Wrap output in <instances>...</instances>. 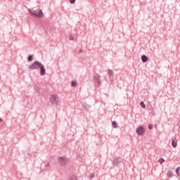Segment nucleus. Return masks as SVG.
Instances as JSON below:
<instances>
[{
    "label": "nucleus",
    "instance_id": "obj_1",
    "mask_svg": "<svg viewBox=\"0 0 180 180\" xmlns=\"http://www.w3.org/2000/svg\"><path fill=\"white\" fill-rule=\"evenodd\" d=\"M30 15L32 16H34L35 18H43L44 16V14H43V11H41V9L38 8L37 10H30L28 9Z\"/></svg>",
    "mask_w": 180,
    "mask_h": 180
},
{
    "label": "nucleus",
    "instance_id": "obj_2",
    "mask_svg": "<svg viewBox=\"0 0 180 180\" xmlns=\"http://www.w3.org/2000/svg\"><path fill=\"white\" fill-rule=\"evenodd\" d=\"M50 102L52 105H57L60 102V98L56 94H51L50 96Z\"/></svg>",
    "mask_w": 180,
    "mask_h": 180
},
{
    "label": "nucleus",
    "instance_id": "obj_3",
    "mask_svg": "<svg viewBox=\"0 0 180 180\" xmlns=\"http://www.w3.org/2000/svg\"><path fill=\"white\" fill-rule=\"evenodd\" d=\"M41 63L39 61H35L32 64H31L28 68L29 70H39L40 68V66L42 65Z\"/></svg>",
    "mask_w": 180,
    "mask_h": 180
},
{
    "label": "nucleus",
    "instance_id": "obj_4",
    "mask_svg": "<svg viewBox=\"0 0 180 180\" xmlns=\"http://www.w3.org/2000/svg\"><path fill=\"white\" fill-rule=\"evenodd\" d=\"M120 157L115 156L112 160V165H114L115 167H119V165H120Z\"/></svg>",
    "mask_w": 180,
    "mask_h": 180
},
{
    "label": "nucleus",
    "instance_id": "obj_5",
    "mask_svg": "<svg viewBox=\"0 0 180 180\" xmlns=\"http://www.w3.org/2000/svg\"><path fill=\"white\" fill-rule=\"evenodd\" d=\"M58 162L60 165H65L67 164V158L65 157L59 158Z\"/></svg>",
    "mask_w": 180,
    "mask_h": 180
},
{
    "label": "nucleus",
    "instance_id": "obj_6",
    "mask_svg": "<svg viewBox=\"0 0 180 180\" xmlns=\"http://www.w3.org/2000/svg\"><path fill=\"white\" fill-rule=\"evenodd\" d=\"M144 133V127L142 126H140L137 129H136V134L138 136H143V134Z\"/></svg>",
    "mask_w": 180,
    "mask_h": 180
},
{
    "label": "nucleus",
    "instance_id": "obj_7",
    "mask_svg": "<svg viewBox=\"0 0 180 180\" xmlns=\"http://www.w3.org/2000/svg\"><path fill=\"white\" fill-rule=\"evenodd\" d=\"M172 146L174 148H176V146H178V143L176 142V137H174L172 139Z\"/></svg>",
    "mask_w": 180,
    "mask_h": 180
},
{
    "label": "nucleus",
    "instance_id": "obj_8",
    "mask_svg": "<svg viewBox=\"0 0 180 180\" xmlns=\"http://www.w3.org/2000/svg\"><path fill=\"white\" fill-rule=\"evenodd\" d=\"M39 69H40V75L41 76L46 75V69L44 68V65H41Z\"/></svg>",
    "mask_w": 180,
    "mask_h": 180
},
{
    "label": "nucleus",
    "instance_id": "obj_9",
    "mask_svg": "<svg viewBox=\"0 0 180 180\" xmlns=\"http://www.w3.org/2000/svg\"><path fill=\"white\" fill-rule=\"evenodd\" d=\"M94 79H95V82L96 83L97 85L101 84V79L99 78V77L98 75L94 76Z\"/></svg>",
    "mask_w": 180,
    "mask_h": 180
},
{
    "label": "nucleus",
    "instance_id": "obj_10",
    "mask_svg": "<svg viewBox=\"0 0 180 180\" xmlns=\"http://www.w3.org/2000/svg\"><path fill=\"white\" fill-rule=\"evenodd\" d=\"M141 60H142L143 63H147V61H148V58L147 57V56L143 55L141 56Z\"/></svg>",
    "mask_w": 180,
    "mask_h": 180
},
{
    "label": "nucleus",
    "instance_id": "obj_11",
    "mask_svg": "<svg viewBox=\"0 0 180 180\" xmlns=\"http://www.w3.org/2000/svg\"><path fill=\"white\" fill-rule=\"evenodd\" d=\"M109 79L113 81V72L112 70H109Z\"/></svg>",
    "mask_w": 180,
    "mask_h": 180
},
{
    "label": "nucleus",
    "instance_id": "obj_12",
    "mask_svg": "<svg viewBox=\"0 0 180 180\" xmlns=\"http://www.w3.org/2000/svg\"><path fill=\"white\" fill-rule=\"evenodd\" d=\"M167 176H168V178H172V176H174V173H172L171 171H169L167 172Z\"/></svg>",
    "mask_w": 180,
    "mask_h": 180
},
{
    "label": "nucleus",
    "instance_id": "obj_13",
    "mask_svg": "<svg viewBox=\"0 0 180 180\" xmlns=\"http://www.w3.org/2000/svg\"><path fill=\"white\" fill-rule=\"evenodd\" d=\"M69 180H78V179H77V176L72 175V176H70Z\"/></svg>",
    "mask_w": 180,
    "mask_h": 180
},
{
    "label": "nucleus",
    "instance_id": "obj_14",
    "mask_svg": "<svg viewBox=\"0 0 180 180\" xmlns=\"http://www.w3.org/2000/svg\"><path fill=\"white\" fill-rule=\"evenodd\" d=\"M176 174H177L178 175H180V167H176Z\"/></svg>",
    "mask_w": 180,
    "mask_h": 180
},
{
    "label": "nucleus",
    "instance_id": "obj_15",
    "mask_svg": "<svg viewBox=\"0 0 180 180\" xmlns=\"http://www.w3.org/2000/svg\"><path fill=\"white\" fill-rule=\"evenodd\" d=\"M140 105L141 106V108H143V109H145V108H146V104H144V102L141 101Z\"/></svg>",
    "mask_w": 180,
    "mask_h": 180
},
{
    "label": "nucleus",
    "instance_id": "obj_16",
    "mask_svg": "<svg viewBox=\"0 0 180 180\" xmlns=\"http://www.w3.org/2000/svg\"><path fill=\"white\" fill-rule=\"evenodd\" d=\"M112 127H114V129H116L117 127V123H116V122H112Z\"/></svg>",
    "mask_w": 180,
    "mask_h": 180
},
{
    "label": "nucleus",
    "instance_id": "obj_17",
    "mask_svg": "<svg viewBox=\"0 0 180 180\" xmlns=\"http://www.w3.org/2000/svg\"><path fill=\"white\" fill-rule=\"evenodd\" d=\"M89 177L92 179V178H95V174L94 173H91L89 176Z\"/></svg>",
    "mask_w": 180,
    "mask_h": 180
},
{
    "label": "nucleus",
    "instance_id": "obj_18",
    "mask_svg": "<svg viewBox=\"0 0 180 180\" xmlns=\"http://www.w3.org/2000/svg\"><path fill=\"white\" fill-rule=\"evenodd\" d=\"M71 85H72V86H77V82L72 81V82H71Z\"/></svg>",
    "mask_w": 180,
    "mask_h": 180
},
{
    "label": "nucleus",
    "instance_id": "obj_19",
    "mask_svg": "<svg viewBox=\"0 0 180 180\" xmlns=\"http://www.w3.org/2000/svg\"><path fill=\"white\" fill-rule=\"evenodd\" d=\"M165 160H164V158H160V159H159V162H160V164H162V162H164Z\"/></svg>",
    "mask_w": 180,
    "mask_h": 180
},
{
    "label": "nucleus",
    "instance_id": "obj_20",
    "mask_svg": "<svg viewBox=\"0 0 180 180\" xmlns=\"http://www.w3.org/2000/svg\"><path fill=\"white\" fill-rule=\"evenodd\" d=\"M28 61H32L33 60V56H29L27 58Z\"/></svg>",
    "mask_w": 180,
    "mask_h": 180
},
{
    "label": "nucleus",
    "instance_id": "obj_21",
    "mask_svg": "<svg viewBox=\"0 0 180 180\" xmlns=\"http://www.w3.org/2000/svg\"><path fill=\"white\" fill-rule=\"evenodd\" d=\"M153 127H154V126L153 125V124H150L148 125V129H149V130H151V129H153Z\"/></svg>",
    "mask_w": 180,
    "mask_h": 180
},
{
    "label": "nucleus",
    "instance_id": "obj_22",
    "mask_svg": "<svg viewBox=\"0 0 180 180\" xmlns=\"http://www.w3.org/2000/svg\"><path fill=\"white\" fill-rule=\"evenodd\" d=\"M70 4H75V0H70Z\"/></svg>",
    "mask_w": 180,
    "mask_h": 180
},
{
    "label": "nucleus",
    "instance_id": "obj_23",
    "mask_svg": "<svg viewBox=\"0 0 180 180\" xmlns=\"http://www.w3.org/2000/svg\"><path fill=\"white\" fill-rule=\"evenodd\" d=\"M82 51H84L82 49H79V50H78L79 54H81V53H82Z\"/></svg>",
    "mask_w": 180,
    "mask_h": 180
},
{
    "label": "nucleus",
    "instance_id": "obj_24",
    "mask_svg": "<svg viewBox=\"0 0 180 180\" xmlns=\"http://www.w3.org/2000/svg\"><path fill=\"white\" fill-rule=\"evenodd\" d=\"M69 40H74V36H70V37L69 38Z\"/></svg>",
    "mask_w": 180,
    "mask_h": 180
},
{
    "label": "nucleus",
    "instance_id": "obj_25",
    "mask_svg": "<svg viewBox=\"0 0 180 180\" xmlns=\"http://www.w3.org/2000/svg\"><path fill=\"white\" fill-rule=\"evenodd\" d=\"M49 165H50V163H47V165H46V167H49Z\"/></svg>",
    "mask_w": 180,
    "mask_h": 180
},
{
    "label": "nucleus",
    "instance_id": "obj_26",
    "mask_svg": "<svg viewBox=\"0 0 180 180\" xmlns=\"http://www.w3.org/2000/svg\"><path fill=\"white\" fill-rule=\"evenodd\" d=\"M0 123H2V119L0 118Z\"/></svg>",
    "mask_w": 180,
    "mask_h": 180
}]
</instances>
